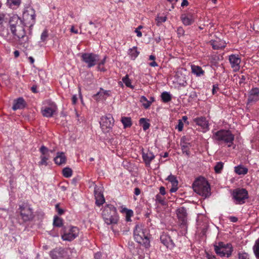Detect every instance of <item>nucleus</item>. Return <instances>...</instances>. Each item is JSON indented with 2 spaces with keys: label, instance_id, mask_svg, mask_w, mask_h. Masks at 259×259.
<instances>
[{
  "label": "nucleus",
  "instance_id": "c85d7f7f",
  "mask_svg": "<svg viewBox=\"0 0 259 259\" xmlns=\"http://www.w3.org/2000/svg\"><path fill=\"white\" fill-rule=\"evenodd\" d=\"M140 52L138 51L137 48L134 47L128 50V54L130 56L131 59L135 60L139 55Z\"/></svg>",
  "mask_w": 259,
  "mask_h": 259
},
{
  "label": "nucleus",
  "instance_id": "4d7b16f0",
  "mask_svg": "<svg viewBox=\"0 0 259 259\" xmlns=\"http://www.w3.org/2000/svg\"><path fill=\"white\" fill-rule=\"evenodd\" d=\"M229 220H230L231 222H233V223H235V222H237V221H238L237 218H236L235 217H233V216L230 217Z\"/></svg>",
  "mask_w": 259,
  "mask_h": 259
},
{
  "label": "nucleus",
  "instance_id": "aec40b11",
  "mask_svg": "<svg viewBox=\"0 0 259 259\" xmlns=\"http://www.w3.org/2000/svg\"><path fill=\"white\" fill-rule=\"evenodd\" d=\"M109 91H105L102 88H100L99 92L93 96V98L96 101L105 100L107 97L110 96Z\"/></svg>",
  "mask_w": 259,
  "mask_h": 259
},
{
  "label": "nucleus",
  "instance_id": "f8f14e48",
  "mask_svg": "<svg viewBox=\"0 0 259 259\" xmlns=\"http://www.w3.org/2000/svg\"><path fill=\"white\" fill-rule=\"evenodd\" d=\"M177 214L181 224L182 226H185L187 222V213L186 208L184 207H181L177 209Z\"/></svg>",
  "mask_w": 259,
  "mask_h": 259
},
{
  "label": "nucleus",
  "instance_id": "e433bc0d",
  "mask_svg": "<svg viewBox=\"0 0 259 259\" xmlns=\"http://www.w3.org/2000/svg\"><path fill=\"white\" fill-rule=\"evenodd\" d=\"M62 219L57 216H55L54 218L53 225L54 226L60 227L62 226Z\"/></svg>",
  "mask_w": 259,
  "mask_h": 259
},
{
  "label": "nucleus",
  "instance_id": "774afa93",
  "mask_svg": "<svg viewBox=\"0 0 259 259\" xmlns=\"http://www.w3.org/2000/svg\"><path fill=\"white\" fill-rule=\"evenodd\" d=\"M101 256V254L100 252H97L95 254V259H100Z\"/></svg>",
  "mask_w": 259,
  "mask_h": 259
},
{
  "label": "nucleus",
  "instance_id": "864d4df0",
  "mask_svg": "<svg viewBox=\"0 0 259 259\" xmlns=\"http://www.w3.org/2000/svg\"><path fill=\"white\" fill-rule=\"evenodd\" d=\"M185 31L182 27H179L177 29V33L179 36H182L184 34Z\"/></svg>",
  "mask_w": 259,
  "mask_h": 259
},
{
  "label": "nucleus",
  "instance_id": "f704fd0d",
  "mask_svg": "<svg viewBox=\"0 0 259 259\" xmlns=\"http://www.w3.org/2000/svg\"><path fill=\"white\" fill-rule=\"evenodd\" d=\"M140 102L145 109H148L151 105L152 102L148 100L145 96H142L140 98Z\"/></svg>",
  "mask_w": 259,
  "mask_h": 259
},
{
  "label": "nucleus",
  "instance_id": "473e14b6",
  "mask_svg": "<svg viewBox=\"0 0 259 259\" xmlns=\"http://www.w3.org/2000/svg\"><path fill=\"white\" fill-rule=\"evenodd\" d=\"M7 4L9 7L14 9L20 5V0H7Z\"/></svg>",
  "mask_w": 259,
  "mask_h": 259
},
{
  "label": "nucleus",
  "instance_id": "3c124183",
  "mask_svg": "<svg viewBox=\"0 0 259 259\" xmlns=\"http://www.w3.org/2000/svg\"><path fill=\"white\" fill-rule=\"evenodd\" d=\"M183 126H184V124H183V122L181 120H179V123L176 128H177L179 131L181 132L183 130Z\"/></svg>",
  "mask_w": 259,
  "mask_h": 259
},
{
  "label": "nucleus",
  "instance_id": "a878e982",
  "mask_svg": "<svg viewBox=\"0 0 259 259\" xmlns=\"http://www.w3.org/2000/svg\"><path fill=\"white\" fill-rule=\"evenodd\" d=\"M181 18L183 24L185 25H191L194 22L192 16L190 15L183 14Z\"/></svg>",
  "mask_w": 259,
  "mask_h": 259
},
{
  "label": "nucleus",
  "instance_id": "bf43d9fd",
  "mask_svg": "<svg viewBox=\"0 0 259 259\" xmlns=\"http://www.w3.org/2000/svg\"><path fill=\"white\" fill-rule=\"evenodd\" d=\"M141 193V190L139 188H136L135 189L134 193L136 195L138 196L140 195Z\"/></svg>",
  "mask_w": 259,
  "mask_h": 259
},
{
  "label": "nucleus",
  "instance_id": "5fc2aeb1",
  "mask_svg": "<svg viewBox=\"0 0 259 259\" xmlns=\"http://www.w3.org/2000/svg\"><path fill=\"white\" fill-rule=\"evenodd\" d=\"M219 90V87L218 84H214L213 85V88L212 90V93L213 95H214L217 92V90Z\"/></svg>",
  "mask_w": 259,
  "mask_h": 259
},
{
  "label": "nucleus",
  "instance_id": "6e6552de",
  "mask_svg": "<svg viewBox=\"0 0 259 259\" xmlns=\"http://www.w3.org/2000/svg\"><path fill=\"white\" fill-rule=\"evenodd\" d=\"M232 195L235 203L239 204L244 203L245 200L248 197L247 191L243 188H238L234 190Z\"/></svg>",
  "mask_w": 259,
  "mask_h": 259
},
{
  "label": "nucleus",
  "instance_id": "ddd939ff",
  "mask_svg": "<svg viewBox=\"0 0 259 259\" xmlns=\"http://www.w3.org/2000/svg\"><path fill=\"white\" fill-rule=\"evenodd\" d=\"M229 60L233 71L235 72L239 71L241 62V59L239 56L234 54L231 55L229 56Z\"/></svg>",
  "mask_w": 259,
  "mask_h": 259
},
{
  "label": "nucleus",
  "instance_id": "1a4fd4ad",
  "mask_svg": "<svg viewBox=\"0 0 259 259\" xmlns=\"http://www.w3.org/2000/svg\"><path fill=\"white\" fill-rule=\"evenodd\" d=\"M81 59L87 64L88 68H91L98 63L99 56L94 53H83L81 55Z\"/></svg>",
  "mask_w": 259,
  "mask_h": 259
},
{
  "label": "nucleus",
  "instance_id": "e2e57ef3",
  "mask_svg": "<svg viewBox=\"0 0 259 259\" xmlns=\"http://www.w3.org/2000/svg\"><path fill=\"white\" fill-rule=\"evenodd\" d=\"M135 32L137 33V36L139 37L142 36V32L138 28L136 29Z\"/></svg>",
  "mask_w": 259,
  "mask_h": 259
},
{
  "label": "nucleus",
  "instance_id": "bb28decb",
  "mask_svg": "<svg viewBox=\"0 0 259 259\" xmlns=\"http://www.w3.org/2000/svg\"><path fill=\"white\" fill-rule=\"evenodd\" d=\"M181 146L183 153L189 156L190 154L189 149L191 147V144L190 143L183 142L181 143Z\"/></svg>",
  "mask_w": 259,
  "mask_h": 259
},
{
  "label": "nucleus",
  "instance_id": "0e129e2a",
  "mask_svg": "<svg viewBox=\"0 0 259 259\" xmlns=\"http://www.w3.org/2000/svg\"><path fill=\"white\" fill-rule=\"evenodd\" d=\"M106 61V57H105L100 62H99V67L101 66V65H103Z\"/></svg>",
  "mask_w": 259,
  "mask_h": 259
},
{
  "label": "nucleus",
  "instance_id": "4c0bfd02",
  "mask_svg": "<svg viewBox=\"0 0 259 259\" xmlns=\"http://www.w3.org/2000/svg\"><path fill=\"white\" fill-rule=\"evenodd\" d=\"M90 27L89 28V32L91 34H96L97 33V26L96 24H94L92 21L90 22L89 23Z\"/></svg>",
  "mask_w": 259,
  "mask_h": 259
},
{
  "label": "nucleus",
  "instance_id": "5701e85b",
  "mask_svg": "<svg viewBox=\"0 0 259 259\" xmlns=\"http://www.w3.org/2000/svg\"><path fill=\"white\" fill-rule=\"evenodd\" d=\"M25 105L26 103L24 99L22 97H20L17 100H14L12 109L14 111L17 109H21L25 107Z\"/></svg>",
  "mask_w": 259,
  "mask_h": 259
},
{
  "label": "nucleus",
  "instance_id": "49530a36",
  "mask_svg": "<svg viewBox=\"0 0 259 259\" xmlns=\"http://www.w3.org/2000/svg\"><path fill=\"white\" fill-rule=\"evenodd\" d=\"M166 20V17H157L156 21H157V25H160L162 22H164Z\"/></svg>",
  "mask_w": 259,
  "mask_h": 259
},
{
  "label": "nucleus",
  "instance_id": "c9c22d12",
  "mask_svg": "<svg viewBox=\"0 0 259 259\" xmlns=\"http://www.w3.org/2000/svg\"><path fill=\"white\" fill-rule=\"evenodd\" d=\"M63 175L65 178H70L72 175V170L69 167H65L62 170Z\"/></svg>",
  "mask_w": 259,
  "mask_h": 259
},
{
  "label": "nucleus",
  "instance_id": "20e7f679",
  "mask_svg": "<svg viewBox=\"0 0 259 259\" xmlns=\"http://www.w3.org/2000/svg\"><path fill=\"white\" fill-rule=\"evenodd\" d=\"M194 191L205 198L210 195V187L204 178H197L193 184Z\"/></svg>",
  "mask_w": 259,
  "mask_h": 259
},
{
  "label": "nucleus",
  "instance_id": "052dcab7",
  "mask_svg": "<svg viewBox=\"0 0 259 259\" xmlns=\"http://www.w3.org/2000/svg\"><path fill=\"white\" fill-rule=\"evenodd\" d=\"M188 4H189V3L187 0H183L181 3V6L182 7L187 6L188 5Z\"/></svg>",
  "mask_w": 259,
  "mask_h": 259
},
{
  "label": "nucleus",
  "instance_id": "dca6fc26",
  "mask_svg": "<svg viewBox=\"0 0 259 259\" xmlns=\"http://www.w3.org/2000/svg\"><path fill=\"white\" fill-rule=\"evenodd\" d=\"M57 107L56 105L52 104L49 107H46L41 110V113L44 116L51 117L56 112Z\"/></svg>",
  "mask_w": 259,
  "mask_h": 259
},
{
  "label": "nucleus",
  "instance_id": "338daca9",
  "mask_svg": "<svg viewBox=\"0 0 259 259\" xmlns=\"http://www.w3.org/2000/svg\"><path fill=\"white\" fill-rule=\"evenodd\" d=\"M30 17L31 19L33 21V22H34L35 18V15L34 12H33L32 14H30Z\"/></svg>",
  "mask_w": 259,
  "mask_h": 259
},
{
  "label": "nucleus",
  "instance_id": "9d476101",
  "mask_svg": "<svg viewBox=\"0 0 259 259\" xmlns=\"http://www.w3.org/2000/svg\"><path fill=\"white\" fill-rule=\"evenodd\" d=\"M10 27L11 32L18 39L23 38L25 36V31L24 28L19 25H16L13 23V21H10Z\"/></svg>",
  "mask_w": 259,
  "mask_h": 259
},
{
  "label": "nucleus",
  "instance_id": "13d9d810",
  "mask_svg": "<svg viewBox=\"0 0 259 259\" xmlns=\"http://www.w3.org/2000/svg\"><path fill=\"white\" fill-rule=\"evenodd\" d=\"M71 100H72V104H75L77 102V98L76 96V95L73 96Z\"/></svg>",
  "mask_w": 259,
  "mask_h": 259
},
{
  "label": "nucleus",
  "instance_id": "393cba45",
  "mask_svg": "<svg viewBox=\"0 0 259 259\" xmlns=\"http://www.w3.org/2000/svg\"><path fill=\"white\" fill-rule=\"evenodd\" d=\"M210 44L214 50L222 49L226 46L225 42L223 41L211 40Z\"/></svg>",
  "mask_w": 259,
  "mask_h": 259
},
{
  "label": "nucleus",
  "instance_id": "f03ea898",
  "mask_svg": "<svg viewBox=\"0 0 259 259\" xmlns=\"http://www.w3.org/2000/svg\"><path fill=\"white\" fill-rule=\"evenodd\" d=\"M102 218L107 225L116 224L119 220L116 208L112 204H106L102 211Z\"/></svg>",
  "mask_w": 259,
  "mask_h": 259
},
{
  "label": "nucleus",
  "instance_id": "680f3d73",
  "mask_svg": "<svg viewBox=\"0 0 259 259\" xmlns=\"http://www.w3.org/2000/svg\"><path fill=\"white\" fill-rule=\"evenodd\" d=\"M206 257L207 259H216L214 255L209 254V253L206 254Z\"/></svg>",
  "mask_w": 259,
  "mask_h": 259
},
{
  "label": "nucleus",
  "instance_id": "7c9ffc66",
  "mask_svg": "<svg viewBox=\"0 0 259 259\" xmlns=\"http://www.w3.org/2000/svg\"><path fill=\"white\" fill-rule=\"evenodd\" d=\"M161 97L164 103H167L171 100V95L167 92H163L161 95Z\"/></svg>",
  "mask_w": 259,
  "mask_h": 259
},
{
  "label": "nucleus",
  "instance_id": "a19ab883",
  "mask_svg": "<svg viewBox=\"0 0 259 259\" xmlns=\"http://www.w3.org/2000/svg\"><path fill=\"white\" fill-rule=\"evenodd\" d=\"M122 80L126 87L131 89H134V86L131 84V81L129 79L127 75L123 77Z\"/></svg>",
  "mask_w": 259,
  "mask_h": 259
},
{
  "label": "nucleus",
  "instance_id": "4be33fe9",
  "mask_svg": "<svg viewBox=\"0 0 259 259\" xmlns=\"http://www.w3.org/2000/svg\"><path fill=\"white\" fill-rule=\"evenodd\" d=\"M95 197L96 199V204L98 206L102 205L105 201L104 195L99 189H95Z\"/></svg>",
  "mask_w": 259,
  "mask_h": 259
},
{
  "label": "nucleus",
  "instance_id": "39448f33",
  "mask_svg": "<svg viewBox=\"0 0 259 259\" xmlns=\"http://www.w3.org/2000/svg\"><path fill=\"white\" fill-rule=\"evenodd\" d=\"M214 249L215 253L221 257L226 256L230 257L233 251V247L231 244H225L223 242H219L214 245Z\"/></svg>",
  "mask_w": 259,
  "mask_h": 259
},
{
  "label": "nucleus",
  "instance_id": "09e8293b",
  "mask_svg": "<svg viewBox=\"0 0 259 259\" xmlns=\"http://www.w3.org/2000/svg\"><path fill=\"white\" fill-rule=\"evenodd\" d=\"M55 208H56V211L58 212V213L59 215H62V214H63L64 211V210L63 209L59 207V204H56Z\"/></svg>",
  "mask_w": 259,
  "mask_h": 259
},
{
  "label": "nucleus",
  "instance_id": "cd10ccee",
  "mask_svg": "<svg viewBox=\"0 0 259 259\" xmlns=\"http://www.w3.org/2000/svg\"><path fill=\"white\" fill-rule=\"evenodd\" d=\"M191 69L192 72L197 76H200L201 75H203L204 73V71L201 67L195 65H191Z\"/></svg>",
  "mask_w": 259,
  "mask_h": 259
},
{
  "label": "nucleus",
  "instance_id": "6e6d98bb",
  "mask_svg": "<svg viewBox=\"0 0 259 259\" xmlns=\"http://www.w3.org/2000/svg\"><path fill=\"white\" fill-rule=\"evenodd\" d=\"M159 193L162 195H164L165 194V188L163 186H161L159 188Z\"/></svg>",
  "mask_w": 259,
  "mask_h": 259
},
{
  "label": "nucleus",
  "instance_id": "603ef678",
  "mask_svg": "<svg viewBox=\"0 0 259 259\" xmlns=\"http://www.w3.org/2000/svg\"><path fill=\"white\" fill-rule=\"evenodd\" d=\"M48 37V32L46 30L43 31L41 34V39L42 41H44Z\"/></svg>",
  "mask_w": 259,
  "mask_h": 259
},
{
  "label": "nucleus",
  "instance_id": "f3484780",
  "mask_svg": "<svg viewBox=\"0 0 259 259\" xmlns=\"http://www.w3.org/2000/svg\"><path fill=\"white\" fill-rule=\"evenodd\" d=\"M142 158L143 159L144 161L145 162L146 165L147 166H149L151 162L155 158V155L150 151L148 150L146 152L143 151Z\"/></svg>",
  "mask_w": 259,
  "mask_h": 259
},
{
  "label": "nucleus",
  "instance_id": "9b49d317",
  "mask_svg": "<svg viewBox=\"0 0 259 259\" xmlns=\"http://www.w3.org/2000/svg\"><path fill=\"white\" fill-rule=\"evenodd\" d=\"M20 214L24 222L28 221L33 218L32 209L26 204H23L19 207Z\"/></svg>",
  "mask_w": 259,
  "mask_h": 259
},
{
  "label": "nucleus",
  "instance_id": "a18cd8bd",
  "mask_svg": "<svg viewBox=\"0 0 259 259\" xmlns=\"http://www.w3.org/2000/svg\"><path fill=\"white\" fill-rule=\"evenodd\" d=\"M155 59V56L154 55H150L149 56V60H153V61L149 63V65L151 67H156L158 66L157 63L154 61V60Z\"/></svg>",
  "mask_w": 259,
  "mask_h": 259
},
{
  "label": "nucleus",
  "instance_id": "f257e3e1",
  "mask_svg": "<svg viewBox=\"0 0 259 259\" xmlns=\"http://www.w3.org/2000/svg\"><path fill=\"white\" fill-rule=\"evenodd\" d=\"M135 240L138 243L148 248L150 246V234L146 228L141 225H137L134 231Z\"/></svg>",
  "mask_w": 259,
  "mask_h": 259
},
{
  "label": "nucleus",
  "instance_id": "412c9836",
  "mask_svg": "<svg viewBox=\"0 0 259 259\" xmlns=\"http://www.w3.org/2000/svg\"><path fill=\"white\" fill-rule=\"evenodd\" d=\"M194 122L199 126H200L204 130L208 129V123L204 117H199L194 119Z\"/></svg>",
  "mask_w": 259,
  "mask_h": 259
},
{
  "label": "nucleus",
  "instance_id": "37998d69",
  "mask_svg": "<svg viewBox=\"0 0 259 259\" xmlns=\"http://www.w3.org/2000/svg\"><path fill=\"white\" fill-rule=\"evenodd\" d=\"M224 163L222 162H217L214 166V170L217 173H220L223 168Z\"/></svg>",
  "mask_w": 259,
  "mask_h": 259
},
{
  "label": "nucleus",
  "instance_id": "7ed1b4c3",
  "mask_svg": "<svg viewBox=\"0 0 259 259\" xmlns=\"http://www.w3.org/2000/svg\"><path fill=\"white\" fill-rule=\"evenodd\" d=\"M212 138L219 145L222 144H228L229 147L233 144L234 135L229 130H221L213 133Z\"/></svg>",
  "mask_w": 259,
  "mask_h": 259
},
{
  "label": "nucleus",
  "instance_id": "423d86ee",
  "mask_svg": "<svg viewBox=\"0 0 259 259\" xmlns=\"http://www.w3.org/2000/svg\"><path fill=\"white\" fill-rule=\"evenodd\" d=\"M79 232V229L76 227L70 226L67 228H64L61 238L63 240L71 241L78 236Z\"/></svg>",
  "mask_w": 259,
  "mask_h": 259
},
{
  "label": "nucleus",
  "instance_id": "2eb2a0df",
  "mask_svg": "<svg viewBox=\"0 0 259 259\" xmlns=\"http://www.w3.org/2000/svg\"><path fill=\"white\" fill-rule=\"evenodd\" d=\"M66 252L64 248H56L50 252L52 259H63L65 257Z\"/></svg>",
  "mask_w": 259,
  "mask_h": 259
},
{
  "label": "nucleus",
  "instance_id": "6ab92c4d",
  "mask_svg": "<svg viewBox=\"0 0 259 259\" xmlns=\"http://www.w3.org/2000/svg\"><path fill=\"white\" fill-rule=\"evenodd\" d=\"M165 180L168 181L171 184L172 187L170 189V192L171 193L176 192L178 189V181L177 177L175 176L170 174L168 176Z\"/></svg>",
  "mask_w": 259,
  "mask_h": 259
},
{
  "label": "nucleus",
  "instance_id": "c756f323",
  "mask_svg": "<svg viewBox=\"0 0 259 259\" xmlns=\"http://www.w3.org/2000/svg\"><path fill=\"white\" fill-rule=\"evenodd\" d=\"M121 212L125 213V219L127 222L131 221V218L133 215V211L131 209H128L126 208H123L121 210Z\"/></svg>",
  "mask_w": 259,
  "mask_h": 259
},
{
  "label": "nucleus",
  "instance_id": "79ce46f5",
  "mask_svg": "<svg viewBox=\"0 0 259 259\" xmlns=\"http://www.w3.org/2000/svg\"><path fill=\"white\" fill-rule=\"evenodd\" d=\"M41 160L39 162V165H47L48 163L47 161L49 159V156L41 155L40 157Z\"/></svg>",
  "mask_w": 259,
  "mask_h": 259
},
{
  "label": "nucleus",
  "instance_id": "b1692460",
  "mask_svg": "<svg viewBox=\"0 0 259 259\" xmlns=\"http://www.w3.org/2000/svg\"><path fill=\"white\" fill-rule=\"evenodd\" d=\"M55 163L57 165L65 164L66 162V157L63 152H58L54 159Z\"/></svg>",
  "mask_w": 259,
  "mask_h": 259
},
{
  "label": "nucleus",
  "instance_id": "0eeeda50",
  "mask_svg": "<svg viewBox=\"0 0 259 259\" xmlns=\"http://www.w3.org/2000/svg\"><path fill=\"white\" fill-rule=\"evenodd\" d=\"M114 122L112 116L108 114L101 118L100 124L102 130L104 133L109 132L113 126Z\"/></svg>",
  "mask_w": 259,
  "mask_h": 259
},
{
  "label": "nucleus",
  "instance_id": "69168bd1",
  "mask_svg": "<svg viewBox=\"0 0 259 259\" xmlns=\"http://www.w3.org/2000/svg\"><path fill=\"white\" fill-rule=\"evenodd\" d=\"M4 17H5L4 14H0V25L3 23L4 19Z\"/></svg>",
  "mask_w": 259,
  "mask_h": 259
},
{
  "label": "nucleus",
  "instance_id": "ea45409f",
  "mask_svg": "<svg viewBox=\"0 0 259 259\" xmlns=\"http://www.w3.org/2000/svg\"><path fill=\"white\" fill-rule=\"evenodd\" d=\"M253 249L256 258L259 259V238L255 241Z\"/></svg>",
  "mask_w": 259,
  "mask_h": 259
},
{
  "label": "nucleus",
  "instance_id": "2f4dec72",
  "mask_svg": "<svg viewBox=\"0 0 259 259\" xmlns=\"http://www.w3.org/2000/svg\"><path fill=\"white\" fill-rule=\"evenodd\" d=\"M235 171L238 175H245L247 174L248 169L243 166H237L235 167Z\"/></svg>",
  "mask_w": 259,
  "mask_h": 259
},
{
  "label": "nucleus",
  "instance_id": "72a5a7b5",
  "mask_svg": "<svg viewBox=\"0 0 259 259\" xmlns=\"http://www.w3.org/2000/svg\"><path fill=\"white\" fill-rule=\"evenodd\" d=\"M124 128L129 127L132 125L131 118L127 117H123L121 120Z\"/></svg>",
  "mask_w": 259,
  "mask_h": 259
},
{
  "label": "nucleus",
  "instance_id": "de8ad7c7",
  "mask_svg": "<svg viewBox=\"0 0 259 259\" xmlns=\"http://www.w3.org/2000/svg\"><path fill=\"white\" fill-rule=\"evenodd\" d=\"M239 259H249L248 254L246 253H238Z\"/></svg>",
  "mask_w": 259,
  "mask_h": 259
},
{
  "label": "nucleus",
  "instance_id": "8fccbe9b",
  "mask_svg": "<svg viewBox=\"0 0 259 259\" xmlns=\"http://www.w3.org/2000/svg\"><path fill=\"white\" fill-rule=\"evenodd\" d=\"M156 200L158 201L159 203L161 204H164V201L163 198L159 194L156 195Z\"/></svg>",
  "mask_w": 259,
  "mask_h": 259
},
{
  "label": "nucleus",
  "instance_id": "a211bd4d",
  "mask_svg": "<svg viewBox=\"0 0 259 259\" xmlns=\"http://www.w3.org/2000/svg\"><path fill=\"white\" fill-rule=\"evenodd\" d=\"M259 100V89L258 88L252 89L247 99L248 103L255 102Z\"/></svg>",
  "mask_w": 259,
  "mask_h": 259
},
{
  "label": "nucleus",
  "instance_id": "58836bf2",
  "mask_svg": "<svg viewBox=\"0 0 259 259\" xmlns=\"http://www.w3.org/2000/svg\"><path fill=\"white\" fill-rule=\"evenodd\" d=\"M139 122L142 125L144 131H145L149 128L150 124L146 121L145 118H141L139 120Z\"/></svg>",
  "mask_w": 259,
  "mask_h": 259
},
{
  "label": "nucleus",
  "instance_id": "c03bdc74",
  "mask_svg": "<svg viewBox=\"0 0 259 259\" xmlns=\"http://www.w3.org/2000/svg\"><path fill=\"white\" fill-rule=\"evenodd\" d=\"M39 150H40V152L41 153V155L49 156L48 152L49 151V150L46 146H45L44 145L40 147Z\"/></svg>",
  "mask_w": 259,
  "mask_h": 259
},
{
  "label": "nucleus",
  "instance_id": "4468645a",
  "mask_svg": "<svg viewBox=\"0 0 259 259\" xmlns=\"http://www.w3.org/2000/svg\"><path fill=\"white\" fill-rule=\"evenodd\" d=\"M161 242L167 248L172 249L175 245L170 237L166 234H162L160 237Z\"/></svg>",
  "mask_w": 259,
  "mask_h": 259
}]
</instances>
